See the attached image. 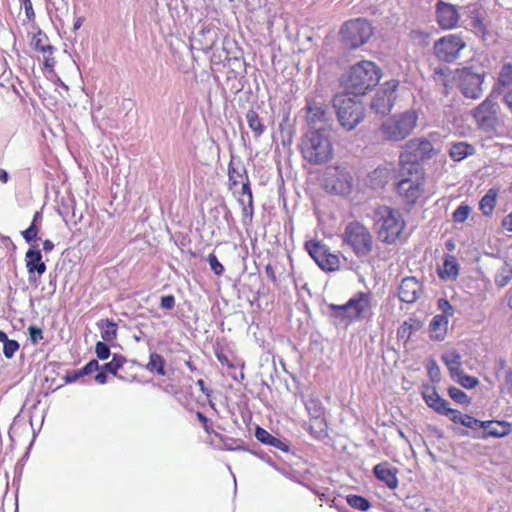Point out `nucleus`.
<instances>
[{"label":"nucleus","mask_w":512,"mask_h":512,"mask_svg":"<svg viewBox=\"0 0 512 512\" xmlns=\"http://www.w3.org/2000/svg\"><path fill=\"white\" fill-rule=\"evenodd\" d=\"M381 77L382 71L374 62L362 60L346 70L341 83L347 94L363 96L379 83Z\"/></svg>","instance_id":"f257e3e1"},{"label":"nucleus","mask_w":512,"mask_h":512,"mask_svg":"<svg viewBox=\"0 0 512 512\" xmlns=\"http://www.w3.org/2000/svg\"><path fill=\"white\" fill-rule=\"evenodd\" d=\"M425 174L418 162L410 161L407 153L400 156L397 192L408 204H414L424 191Z\"/></svg>","instance_id":"f03ea898"},{"label":"nucleus","mask_w":512,"mask_h":512,"mask_svg":"<svg viewBox=\"0 0 512 512\" xmlns=\"http://www.w3.org/2000/svg\"><path fill=\"white\" fill-rule=\"evenodd\" d=\"M306 110L308 131L302 138L300 149L305 161L318 165L320 163V128L317 125L320 121V106L314 99L307 98Z\"/></svg>","instance_id":"7ed1b4c3"},{"label":"nucleus","mask_w":512,"mask_h":512,"mask_svg":"<svg viewBox=\"0 0 512 512\" xmlns=\"http://www.w3.org/2000/svg\"><path fill=\"white\" fill-rule=\"evenodd\" d=\"M418 118V112L414 109L393 114L381 123L379 134L389 142L402 141L416 128Z\"/></svg>","instance_id":"20e7f679"},{"label":"nucleus","mask_w":512,"mask_h":512,"mask_svg":"<svg viewBox=\"0 0 512 512\" xmlns=\"http://www.w3.org/2000/svg\"><path fill=\"white\" fill-rule=\"evenodd\" d=\"M334 107L340 125L350 131L353 130L365 118L364 104L345 95H337L334 98Z\"/></svg>","instance_id":"39448f33"},{"label":"nucleus","mask_w":512,"mask_h":512,"mask_svg":"<svg viewBox=\"0 0 512 512\" xmlns=\"http://www.w3.org/2000/svg\"><path fill=\"white\" fill-rule=\"evenodd\" d=\"M337 317L346 318L350 321L364 319L371 309V297L368 293L358 292L343 305L331 306Z\"/></svg>","instance_id":"423d86ee"},{"label":"nucleus","mask_w":512,"mask_h":512,"mask_svg":"<svg viewBox=\"0 0 512 512\" xmlns=\"http://www.w3.org/2000/svg\"><path fill=\"white\" fill-rule=\"evenodd\" d=\"M344 44L350 48H358L365 44L373 34L371 24L365 19H354L346 22L340 30Z\"/></svg>","instance_id":"0eeeda50"},{"label":"nucleus","mask_w":512,"mask_h":512,"mask_svg":"<svg viewBox=\"0 0 512 512\" xmlns=\"http://www.w3.org/2000/svg\"><path fill=\"white\" fill-rule=\"evenodd\" d=\"M457 86L462 94L471 99H477L482 94L484 71L475 67H464L456 71Z\"/></svg>","instance_id":"6e6552de"},{"label":"nucleus","mask_w":512,"mask_h":512,"mask_svg":"<svg viewBox=\"0 0 512 512\" xmlns=\"http://www.w3.org/2000/svg\"><path fill=\"white\" fill-rule=\"evenodd\" d=\"M352 176L344 167L327 166L322 179V186L336 195H346L352 189Z\"/></svg>","instance_id":"1a4fd4ad"},{"label":"nucleus","mask_w":512,"mask_h":512,"mask_svg":"<svg viewBox=\"0 0 512 512\" xmlns=\"http://www.w3.org/2000/svg\"><path fill=\"white\" fill-rule=\"evenodd\" d=\"M465 47L466 43L461 36L449 34L435 42L434 53L439 60L451 63L460 57Z\"/></svg>","instance_id":"9d476101"},{"label":"nucleus","mask_w":512,"mask_h":512,"mask_svg":"<svg viewBox=\"0 0 512 512\" xmlns=\"http://www.w3.org/2000/svg\"><path fill=\"white\" fill-rule=\"evenodd\" d=\"M399 81L392 79L385 82L374 95L370 107L381 115H385L391 111L397 99V88Z\"/></svg>","instance_id":"9b49d317"},{"label":"nucleus","mask_w":512,"mask_h":512,"mask_svg":"<svg viewBox=\"0 0 512 512\" xmlns=\"http://www.w3.org/2000/svg\"><path fill=\"white\" fill-rule=\"evenodd\" d=\"M473 117L480 129L485 132L494 131L498 125L497 103L487 97L474 111Z\"/></svg>","instance_id":"f8f14e48"},{"label":"nucleus","mask_w":512,"mask_h":512,"mask_svg":"<svg viewBox=\"0 0 512 512\" xmlns=\"http://www.w3.org/2000/svg\"><path fill=\"white\" fill-rule=\"evenodd\" d=\"M346 238L358 255H366L372 249V237L365 226H347Z\"/></svg>","instance_id":"ddd939ff"},{"label":"nucleus","mask_w":512,"mask_h":512,"mask_svg":"<svg viewBox=\"0 0 512 512\" xmlns=\"http://www.w3.org/2000/svg\"><path fill=\"white\" fill-rule=\"evenodd\" d=\"M436 14L438 24L443 29H452L456 27L460 15L456 6L439 1L436 5Z\"/></svg>","instance_id":"4468645a"},{"label":"nucleus","mask_w":512,"mask_h":512,"mask_svg":"<svg viewBox=\"0 0 512 512\" xmlns=\"http://www.w3.org/2000/svg\"><path fill=\"white\" fill-rule=\"evenodd\" d=\"M373 220L376 224H405L402 214L391 206H378L373 212Z\"/></svg>","instance_id":"2eb2a0df"},{"label":"nucleus","mask_w":512,"mask_h":512,"mask_svg":"<svg viewBox=\"0 0 512 512\" xmlns=\"http://www.w3.org/2000/svg\"><path fill=\"white\" fill-rule=\"evenodd\" d=\"M421 292V285L415 277H406L402 280L399 287V298L402 302H415Z\"/></svg>","instance_id":"dca6fc26"},{"label":"nucleus","mask_w":512,"mask_h":512,"mask_svg":"<svg viewBox=\"0 0 512 512\" xmlns=\"http://www.w3.org/2000/svg\"><path fill=\"white\" fill-rule=\"evenodd\" d=\"M377 479L384 482L389 488L395 489L398 486L397 470L388 463H379L373 469Z\"/></svg>","instance_id":"f3484780"},{"label":"nucleus","mask_w":512,"mask_h":512,"mask_svg":"<svg viewBox=\"0 0 512 512\" xmlns=\"http://www.w3.org/2000/svg\"><path fill=\"white\" fill-rule=\"evenodd\" d=\"M408 147L413 150V161L415 162L417 160L430 159L436 154L433 144L428 140L411 141ZM408 156L411 159V156Z\"/></svg>","instance_id":"a211bd4d"},{"label":"nucleus","mask_w":512,"mask_h":512,"mask_svg":"<svg viewBox=\"0 0 512 512\" xmlns=\"http://www.w3.org/2000/svg\"><path fill=\"white\" fill-rule=\"evenodd\" d=\"M26 267L30 275L35 272L39 275L45 273L46 264L42 261V254L40 250L31 248L26 252Z\"/></svg>","instance_id":"6ab92c4d"},{"label":"nucleus","mask_w":512,"mask_h":512,"mask_svg":"<svg viewBox=\"0 0 512 512\" xmlns=\"http://www.w3.org/2000/svg\"><path fill=\"white\" fill-rule=\"evenodd\" d=\"M459 274V264L455 256L445 255L443 267L439 269V276L444 280H454Z\"/></svg>","instance_id":"aec40b11"},{"label":"nucleus","mask_w":512,"mask_h":512,"mask_svg":"<svg viewBox=\"0 0 512 512\" xmlns=\"http://www.w3.org/2000/svg\"><path fill=\"white\" fill-rule=\"evenodd\" d=\"M255 436L258 441L263 444L272 446L280 451L287 452L289 450V446L283 442L282 440L276 438L272 434H270L267 430L257 427Z\"/></svg>","instance_id":"412c9836"},{"label":"nucleus","mask_w":512,"mask_h":512,"mask_svg":"<svg viewBox=\"0 0 512 512\" xmlns=\"http://www.w3.org/2000/svg\"><path fill=\"white\" fill-rule=\"evenodd\" d=\"M305 406L308 411V414L311 417L310 423H309V430L310 433L315 437L318 438L319 431L317 430V427L314 426L312 423L313 420L317 422V420L320 417V402L318 400L317 396H311L305 401Z\"/></svg>","instance_id":"4be33fe9"},{"label":"nucleus","mask_w":512,"mask_h":512,"mask_svg":"<svg viewBox=\"0 0 512 512\" xmlns=\"http://www.w3.org/2000/svg\"><path fill=\"white\" fill-rule=\"evenodd\" d=\"M441 359L447 366V368L450 372L451 378L455 377L456 374H458L459 372H461L463 370L462 369V357H461L460 353H458L456 350H451V351L445 352L442 355Z\"/></svg>","instance_id":"5701e85b"},{"label":"nucleus","mask_w":512,"mask_h":512,"mask_svg":"<svg viewBox=\"0 0 512 512\" xmlns=\"http://www.w3.org/2000/svg\"><path fill=\"white\" fill-rule=\"evenodd\" d=\"M481 427L494 437H504L511 431L510 424L501 421H483L481 422Z\"/></svg>","instance_id":"b1692460"},{"label":"nucleus","mask_w":512,"mask_h":512,"mask_svg":"<svg viewBox=\"0 0 512 512\" xmlns=\"http://www.w3.org/2000/svg\"><path fill=\"white\" fill-rule=\"evenodd\" d=\"M448 325V317L446 315H435L430 323L431 338L435 340H443Z\"/></svg>","instance_id":"393cba45"},{"label":"nucleus","mask_w":512,"mask_h":512,"mask_svg":"<svg viewBox=\"0 0 512 512\" xmlns=\"http://www.w3.org/2000/svg\"><path fill=\"white\" fill-rule=\"evenodd\" d=\"M474 153V146L467 142H457L449 149V155L454 161H461Z\"/></svg>","instance_id":"a878e982"},{"label":"nucleus","mask_w":512,"mask_h":512,"mask_svg":"<svg viewBox=\"0 0 512 512\" xmlns=\"http://www.w3.org/2000/svg\"><path fill=\"white\" fill-rule=\"evenodd\" d=\"M319 179L320 174L318 169L309 170L308 179H307V192L310 195L311 200L313 201L315 211H317V199L319 196Z\"/></svg>","instance_id":"bb28decb"},{"label":"nucleus","mask_w":512,"mask_h":512,"mask_svg":"<svg viewBox=\"0 0 512 512\" xmlns=\"http://www.w3.org/2000/svg\"><path fill=\"white\" fill-rule=\"evenodd\" d=\"M423 397L426 404L440 414H446L450 408L448 401L442 399L435 391L424 393Z\"/></svg>","instance_id":"cd10ccee"},{"label":"nucleus","mask_w":512,"mask_h":512,"mask_svg":"<svg viewBox=\"0 0 512 512\" xmlns=\"http://www.w3.org/2000/svg\"><path fill=\"white\" fill-rule=\"evenodd\" d=\"M465 13L470 17V24L473 28L481 34H485L486 26L483 22V18L479 12V8L476 4L467 5L464 7Z\"/></svg>","instance_id":"c85d7f7f"},{"label":"nucleus","mask_w":512,"mask_h":512,"mask_svg":"<svg viewBox=\"0 0 512 512\" xmlns=\"http://www.w3.org/2000/svg\"><path fill=\"white\" fill-rule=\"evenodd\" d=\"M403 226H380L378 238L385 243H394L400 236Z\"/></svg>","instance_id":"c756f323"},{"label":"nucleus","mask_w":512,"mask_h":512,"mask_svg":"<svg viewBox=\"0 0 512 512\" xmlns=\"http://www.w3.org/2000/svg\"><path fill=\"white\" fill-rule=\"evenodd\" d=\"M165 359L156 352H151L149 355V361L146 364V369L151 373H156L157 375L164 376L165 375Z\"/></svg>","instance_id":"7c9ffc66"},{"label":"nucleus","mask_w":512,"mask_h":512,"mask_svg":"<svg viewBox=\"0 0 512 512\" xmlns=\"http://www.w3.org/2000/svg\"><path fill=\"white\" fill-rule=\"evenodd\" d=\"M246 120L249 128L253 131L254 136L258 138L261 136L265 130V126L259 118L257 112L254 110H249L246 113Z\"/></svg>","instance_id":"2f4dec72"},{"label":"nucleus","mask_w":512,"mask_h":512,"mask_svg":"<svg viewBox=\"0 0 512 512\" xmlns=\"http://www.w3.org/2000/svg\"><path fill=\"white\" fill-rule=\"evenodd\" d=\"M497 199V192L490 189L480 200L479 207L484 215H491Z\"/></svg>","instance_id":"473e14b6"},{"label":"nucleus","mask_w":512,"mask_h":512,"mask_svg":"<svg viewBox=\"0 0 512 512\" xmlns=\"http://www.w3.org/2000/svg\"><path fill=\"white\" fill-rule=\"evenodd\" d=\"M99 326L102 328L101 337L106 342H111L116 339L117 325L113 320H102Z\"/></svg>","instance_id":"72a5a7b5"},{"label":"nucleus","mask_w":512,"mask_h":512,"mask_svg":"<svg viewBox=\"0 0 512 512\" xmlns=\"http://www.w3.org/2000/svg\"><path fill=\"white\" fill-rule=\"evenodd\" d=\"M32 46L35 50L43 53L44 55L47 53L52 54L54 51V47L48 43L47 36L41 32L33 37Z\"/></svg>","instance_id":"f704fd0d"},{"label":"nucleus","mask_w":512,"mask_h":512,"mask_svg":"<svg viewBox=\"0 0 512 512\" xmlns=\"http://www.w3.org/2000/svg\"><path fill=\"white\" fill-rule=\"evenodd\" d=\"M206 221L210 224H222L223 222H227L228 220L225 207L217 206L211 209L208 212Z\"/></svg>","instance_id":"c9c22d12"},{"label":"nucleus","mask_w":512,"mask_h":512,"mask_svg":"<svg viewBox=\"0 0 512 512\" xmlns=\"http://www.w3.org/2000/svg\"><path fill=\"white\" fill-rule=\"evenodd\" d=\"M346 501L352 508L360 511H367L371 507L370 502L360 495L349 494Z\"/></svg>","instance_id":"e433bc0d"},{"label":"nucleus","mask_w":512,"mask_h":512,"mask_svg":"<svg viewBox=\"0 0 512 512\" xmlns=\"http://www.w3.org/2000/svg\"><path fill=\"white\" fill-rule=\"evenodd\" d=\"M340 260L337 255L322 250V271H335L339 268Z\"/></svg>","instance_id":"4c0bfd02"},{"label":"nucleus","mask_w":512,"mask_h":512,"mask_svg":"<svg viewBox=\"0 0 512 512\" xmlns=\"http://www.w3.org/2000/svg\"><path fill=\"white\" fill-rule=\"evenodd\" d=\"M512 278V267L504 264L496 273L495 283L499 287L506 286Z\"/></svg>","instance_id":"58836bf2"},{"label":"nucleus","mask_w":512,"mask_h":512,"mask_svg":"<svg viewBox=\"0 0 512 512\" xmlns=\"http://www.w3.org/2000/svg\"><path fill=\"white\" fill-rule=\"evenodd\" d=\"M452 379L466 389H473L479 384V380L476 377L465 374L463 370L456 374L455 377H452Z\"/></svg>","instance_id":"ea45409f"},{"label":"nucleus","mask_w":512,"mask_h":512,"mask_svg":"<svg viewBox=\"0 0 512 512\" xmlns=\"http://www.w3.org/2000/svg\"><path fill=\"white\" fill-rule=\"evenodd\" d=\"M126 363V359L119 355L114 354L112 360L102 366V369L105 372L111 373L113 375L117 374V371L122 368V366Z\"/></svg>","instance_id":"a19ab883"},{"label":"nucleus","mask_w":512,"mask_h":512,"mask_svg":"<svg viewBox=\"0 0 512 512\" xmlns=\"http://www.w3.org/2000/svg\"><path fill=\"white\" fill-rule=\"evenodd\" d=\"M306 250L309 255L313 258L315 263L320 267V242L316 240H310L305 243Z\"/></svg>","instance_id":"79ce46f5"},{"label":"nucleus","mask_w":512,"mask_h":512,"mask_svg":"<svg viewBox=\"0 0 512 512\" xmlns=\"http://www.w3.org/2000/svg\"><path fill=\"white\" fill-rule=\"evenodd\" d=\"M449 396L459 404L469 403V398L465 392L457 387H450L448 389Z\"/></svg>","instance_id":"37998d69"},{"label":"nucleus","mask_w":512,"mask_h":512,"mask_svg":"<svg viewBox=\"0 0 512 512\" xmlns=\"http://www.w3.org/2000/svg\"><path fill=\"white\" fill-rule=\"evenodd\" d=\"M499 82L502 85H509L512 83V64L508 63L503 65L499 74Z\"/></svg>","instance_id":"c03bdc74"},{"label":"nucleus","mask_w":512,"mask_h":512,"mask_svg":"<svg viewBox=\"0 0 512 512\" xmlns=\"http://www.w3.org/2000/svg\"><path fill=\"white\" fill-rule=\"evenodd\" d=\"M470 213V207L467 205L459 206L453 213V219L457 223H463L467 220Z\"/></svg>","instance_id":"a18cd8bd"},{"label":"nucleus","mask_w":512,"mask_h":512,"mask_svg":"<svg viewBox=\"0 0 512 512\" xmlns=\"http://www.w3.org/2000/svg\"><path fill=\"white\" fill-rule=\"evenodd\" d=\"M207 261L211 270L218 276L222 275L224 272L223 265L219 262L218 258L215 254L211 253L207 257Z\"/></svg>","instance_id":"49530a36"},{"label":"nucleus","mask_w":512,"mask_h":512,"mask_svg":"<svg viewBox=\"0 0 512 512\" xmlns=\"http://www.w3.org/2000/svg\"><path fill=\"white\" fill-rule=\"evenodd\" d=\"M19 349V344L16 340H8L4 345H3V354L5 355L6 358L10 359L14 356L15 352L18 351Z\"/></svg>","instance_id":"de8ad7c7"},{"label":"nucleus","mask_w":512,"mask_h":512,"mask_svg":"<svg viewBox=\"0 0 512 512\" xmlns=\"http://www.w3.org/2000/svg\"><path fill=\"white\" fill-rule=\"evenodd\" d=\"M244 174H242L239 170L233 167H229L228 175H229V181L232 183V185H238L239 183L244 182L243 177L246 175L245 169L243 170Z\"/></svg>","instance_id":"09e8293b"},{"label":"nucleus","mask_w":512,"mask_h":512,"mask_svg":"<svg viewBox=\"0 0 512 512\" xmlns=\"http://www.w3.org/2000/svg\"><path fill=\"white\" fill-rule=\"evenodd\" d=\"M245 179L246 181L245 182H242V188H241V194L243 197L242 199V202L243 204L245 202H247V204L251 207L252 206V191H251V188H250V185H249V181H248V177L247 175H245Z\"/></svg>","instance_id":"8fccbe9b"},{"label":"nucleus","mask_w":512,"mask_h":512,"mask_svg":"<svg viewBox=\"0 0 512 512\" xmlns=\"http://www.w3.org/2000/svg\"><path fill=\"white\" fill-rule=\"evenodd\" d=\"M201 34L206 37L203 49H211L216 42V34L211 29H202Z\"/></svg>","instance_id":"3c124183"},{"label":"nucleus","mask_w":512,"mask_h":512,"mask_svg":"<svg viewBox=\"0 0 512 512\" xmlns=\"http://www.w3.org/2000/svg\"><path fill=\"white\" fill-rule=\"evenodd\" d=\"M96 355L99 359L105 360L110 356V348L104 342H97L95 347Z\"/></svg>","instance_id":"603ef678"},{"label":"nucleus","mask_w":512,"mask_h":512,"mask_svg":"<svg viewBox=\"0 0 512 512\" xmlns=\"http://www.w3.org/2000/svg\"><path fill=\"white\" fill-rule=\"evenodd\" d=\"M30 340L33 344L38 343L40 340L43 339V331L42 329L36 327V326H30L28 328Z\"/></svg>","instance_id":"864d4df0"},{"label":"nucleus","mask_w":512,"mask_h":512,"mask_svg":"<svg viewBox=\"0 0 512 512\" xmlns=\"http://www.w3.org/2000/svg\"><path fill=\"white\" fill-rule=\"evenodd\" d=\"M38 232V226H29L25 231L22 232V235L27 242H31L37 239Z\"/></svg>","instance_id":"5fc2aeb1"},{"label":"nucleus","mask_w":512,"mask_h":512,"mask_svg":"<svg viewBox=\"0 0 512 512\" xmlns=\"http://www.w3.org/2000/svg\"><path fill=\"white\" fill-rule=\"evenodd\" d=\"M445 415L448 416L454 423L460 424H462L463 418L466 416V414H463L462 412L452 408H449Z\"/></svg>","instance_id":"6e6d98bb"},{"label":"nucleus","mask_w":512,"mask_h":512,"mask_svg":"<svg viewBox=\"0 0 512 512\" xmlns=\"http://www.w3.org/2000/svg\"><path fill=\"white\" fill-rule=\"evenodd\" d=\"M481 422L482 421L466 414L463 418L462 425L467 428L475 429L476 427H481Z\"/></svg>","instance_id":"4d7b16f0"},{"label":"nucleus","mask_w":512,"mask_h":512,"mask_svg":"<svg viewBox=\"0 0 512 512\" xmlns=\"http://www.w3.org/2000/svg\"><path fill=\"white\" fill-rule=\"evenodd\" d=\"M438 306L442 311L441 315H446L448 317L449 315L453 314V307L450 305V303L446 299H439Z\"/></svg>","instance_id":"13d9d810"},{"label":"nucleus","mask_w":512,"mask_h":512,"mask_svg":"<svg viewBox=\"0 0 512 512\" xmlns=\"http://www.w3.org/2000/svg\"><path fill=\"white\" fill-rule=\"evenodd\" d=\"M82 376H84V373H82V369L71 370L66 373L65 381L66 383H73L76 382Z\"/></svg>","instance_id":"bf43d9fd"},{"label":"nucleus","mask_w":512,"mask_h":512,"mask_svg":"<svg viewBox=\"0 0 512 512\" xmlns=\"http://www.w3.org/2000/svg\"><path fill=\"white\" fill-rule=\"evenodd\" d=\"M428 374L432 380L439 379L440 370L435 361H430L427 365Z\"/></svg>","instance_id":"052dcab7"},{"label":"nucleus","mask_w":512,"mask_h":512,"mask_svg":"<svg viewBox=\"0 0 512 512\" xmlns=\"http://www.w3.org/2000/svg\"><path fill=\"white\" fill-rule=\"evenodd\" d=\"M161 307L166 310H171L175 307V297L173 295H166L161 298Z\"/></svg>","instance_id":"680f3d73"},{"label":"nucleus","mask_w":512,"mask_h":512,"mask_svg":"<svg viewBox=\"0 0 512 512\" xmlns=\"http://www.w3.org/2000/svg\"><path fill=\"white\" fill-rule=\"evenodd\" d=\"M100 366H99V363L97 360L93 359L91 361H89L82 369V373H84V375H89L91 374L92 372L94 371H97L99 370Z\"/></svg>","instance_id":"e2e57ef3"},{"label":"nucleus","mask_w":512,"mask_h":512,"mask_svg":"<svg viewBox=\"0 0 512 512\" xmlns=\"http://www.w3.org/2000/svg\"><path fill=\"white\" fill-rule=\"evenodd\" d=\"M24 5V10L28 20H32L35 16L31 0L21 2Z\"/></svg>","instance_id":"0e129e2a"},{"label":"nucleus","mask_w":512,"mask_h":512,"mask_svg":"<svg viewBox=\"0 0 512 512\" xmlns=\"http://www.w3.org/2000/svg\"><path fill=\"white\" fill-rule=\"evenodd\" d=\"M265 274L273 283L277 282V277H276L274 268L272 267L271 264H267L265 266Z\"/></svg>","instance_id":"69168bd1"},{"label":"nucleus","mask_w":512,"mask_h":512,"mask_svg":"<svg viewBox=\"0 0 512 512\" xmlns=\"http://www.w3.org/2000/svg\"><path fill=\"white\" fill-rule=\"evenodd\" d=\"M48 55L45 54V59H44V67L46 69H49V70H52L53 67L55 66V59L54 57H52L50 53H47Z\"/></svg>","instance_id":"338daca9"},{"label":"nucleus","mask_w":512,"mask_h":512,"mask_svg":"<svg viewBox=\"0 0 512 512\" xmlns=\"http://www.w3.org/2000/svg\"><path fill=\"white\" fill-rule=\"evenodd\" d=\"M505 387L507 389H512V370L507 369L505 371Z\"/></svg>","instance_id":"774afa93"}]
</instances>
